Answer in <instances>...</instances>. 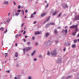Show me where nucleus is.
Listing matches in <instances>:
<instances>
[{
  "label": "nucleus",
  "mask_w": 79,
  "mask_h": 79,
  "mask_svg": "<svg viewBox=\"0 0 79 79\" xmlns=\"http://www.w3.org/2000/svg\"><path fill=\"white\" fill-rule=\"evenodd\" d=\"M60 28H61L60 27H57V29H60Z\"/></svg>",
  "instance_id": "4d7b16f0"
},
{
  "label": "nucleus",
  "mask_w": 79,
  "mask_h": 79,
  "mask_svg": "<svg viewBox=\"0 0 79 79\" xmlns=\"http://www.w3.org/2000/svg\"><path fill=\"white\" fill-rule=\"evenodd\" d=\"M35 53V50L34 52H32V53L31 54V56H34V54Z\"/></svg>",
  "instance_id": "f8f14e48"
},
{
  "label": "nucleus",
  "mask_w": 79,
  "mask_h": 79,
  "mask_svg": "<svg viewBox=\"0 0 79 79\" xmlns=\"http://www.w3.org/2000/svg\"><path fill=\"white\" fill-rule=\"evenodd\" d=\"M77 31H75V32H73V35H76V34Z\"/></svg>",
  "instance_id": "a211bd4d"
},
{
  "label": "nucleus",
  "mask_w": 79,
  "mask_h": 79,
  "mask_svg": "<svg viewBox=\"0 0 79 79\" xmlns=\"http://www.w3.org/2000/svg\"><path fill=\"white\" fill-rule=\"evenodd\" d=\"M24 25V23H22L21 25V27H23V26Z\"/></svg>",
  "instance_id": "c756f323"
},
{
  "label": "nucleus",
  "mask_w": 79,
  "mask_h": 79,
  "mask_svg": "<svg viewBox=\"0 0 79 79\" xmlns=\"http://www.w3.org/2000/svg\"><path fill=\"white\" fill-rule=\"evenodd\" d=\"M25 34H26V31H24L23 32V35H25Z\"/></svg>",
  "instance_id": "e433bc0d"
},
{
  "label": "nucleus",
  "mask_w": 79,
  "mask_h": 79,
  "mask_svg": "<svg viewBox=\"0 0 79 79\" xmlns=\"http://www.w3.org/2000/svg\"><path fill=\"white\" fill-rule=\"evenodd\" d=\"M61 58H60L58 60L57 62L59 63H60L61 62Z\"/></svg>",
  "instance_id": "1a4fd4ad"
},
{
  "label": "nucleus",
  "mask_w": 79,
  "mask_h": 79,
  "mask_svg": "<svg viewBox=\"0 0 79 79\" xmlns=\"http://www.w3.org/2000/svg\"><path fill=\"white\" fill-rule=\"evenodd\" d=\"M77 30H78L77 28H76L75 30L76 32H77Z\"/></svg>",
  "instance_id": "c03bdc74"
},
{
  "label": "nucleus",
  "mask_w": 79,
  "mask_h": 79,
  "mask_svg": "<svg viewBox=\"0 0 79 79\" xmlns=\"http://www.w3.org/2000/svg\"><path fill=\"white\" fill-rule=\"evenodd\" d=\"M0 31H4V28L3 27H1L0 28Z\"/></svg>",
  "instance_id": "b1692460"
},
{
  "label": "nucleus",
  "mask_w": 79,
  "mask_h": 79,
  "mask_svg": "<svg viewBox=\"0 0 79 79\" xmlns=\"http://www.w3.org/2000/svg\"><path fill=\"white\" fill-rule=\"evenodd\" d=\"M54 32L56 34H58V31H57V30L56 29L55 30Z\"/></svg>",
  "instance_id": "f3484780"
},
{
  "label": "nucleus",
  "mask_w": 79,
  "mask_h": 79,
  "mask_svg": "<svg viewBox=\"0 0 79 79\" xmlns=\"http://www.w3.org/2000/svg\"><path fill=\"white\" fill-rule=\"evenodd\" d=\"M19 37H20V35H15V37L16 38H17Z\"/></svg>",
  "instance_id": "2eb2a0df"
},
{
  "label": "nucleus",
  "mask_w": 79,
  "mask_h": 79,
  "mask_svg": "<svg viewBox=\"0 0 79 79\" xmlns=\"http://www.w3.org/2000/svg\"><path fill=\"white\" fill-rule=\"evenodd\" d=\"M15 15L16 16H18L19 15V14L18 13H16Z\"/></svg>",
  "instance_id": "f704fd0d"
},
{
  "label": "nucleus",
  "mask_w": 79,
  "mask_h": 79,
  "mask_svg": "<svg viewBox=\"0 0 79 79\" xmlns=\"http://www.w3.org/2000/svg\"><path fill=\"white\" fill-rule=\"evenodd\" d=\"M50 23H47L46 25V26H45L46 28H47V27H48V26H50Z\"/></svg>",
  "instance_id": "9b49d317"
},
{
  "label": "nucleus",
  "mask_w": 79,
  "mask_h": 79,
  "mask_svg": "<svg viewBox=\"0 0 79 79\" xmlns=\"http://www.w3.org/2000/svg\"><path fill=\"white\" fill-rule=\"evenodd\" d=\"M65 78H66V77H63L62 78V79H65Z\"/></svg>",
  "instance_id": "3c124183"
},
{
  "label": "nucleus",
  "mask_w": 79,
  "mask_h": 79,
  "mask_svg": "<svg viewBox=\"0 0 79 79\" xmlns=\"http://www.w3.org/2000/svg\"><path fill=\"white\" fill-rule=\"evenodd\" d=\"M42 56L41 55H39V57L40 58H42Z\"/></svg>",
  "instance_id": "4c0bfd02"
},
{
  "label": "nucleus",
  "mask_w": 79,
  "mask_h": 79,
  "mask_svg": "<svg viewBox=\"0 0 79 79\" xmlns=\"http://www.w3.org/2000/svg\"><path fill=\"white\" fill-rule=\"evenodd\" d=\"M4 3L5 5H7L8 2L5 1L4 2Z\"/></svg>",
  "instance_id": "6ab92c4d"
},
{
  "label": "nucleus",
  "mask_w": 79,
  "mask_h": 79,
  "mask_svg": "<svg viewBox=\"0 0 79 79\" xmlns=\"http://www.w3.org/2000/svg\"><path fill=\"white\" fill-rule=\"evenodd\" d=\"M25 39H26V38H27V36L26 35L25 36Z\"/></svg>",
  "instance_id": "5fc2aeb1"
},
{
  "label": "nucleus",
  "mask_w": 79,
  "mask_h": 79,
  "mask_svg": "<svg viewBox=\"0 0 79 79\" xmlns=\"http://www.w3.org/2000/svg\"><path fill=\"white\" fill-rule=\"evenodd\" d=\"M72 48H75L76 47V44H73L72 46Z\"/></svg>",
  "instance_id": "5701e85b"
},
{
  "label": "nucleus",
  "mask_w": 79,
  "mask_h": 79,
  "mask_svg": "<svg viewBox=\"0 0 79 79\" xmlns=\"http://www.w3.org/2000/svg\"><path fill=\"white\" fill-rule=\"evenodd\" d=\"M50 35V33H47L45 35L46 37H48V36H49V35Z\"/></svg>",
  "instance_id": "ddd939ff"
},
{
  "label": "nucleus",
  "mask_w": 79,
  "mask_h": 79,
  "mask_svg": "<svg viewBox=\"0 0 79 79\" xmlns=\"http://www.w3.org/2000/svg\"><path fill=\"white\" fill-rule=\"evenodd\" d=\"M27 45H30V42H28L27 43Z\"/></svg>",
  "instance_id": "7c9ffc66"
},
{
  "label": "nucleus",
  "mask_w": 79,
  "mask_h": 79,
  "mask_svg": "<svg viewBox=\"0 0 79 79\" xmlns=\"http://www.w3.org/2000/svg\"><path fill=\"white\" fill-rule=\"evenodd\" d=\"M55 23H50V25H55Z\"/></svg>",
  "instance_id": "412c9836"
},
{
  "label": "nucleus",
  "mask_w": 79,
  "mask_h": 79,
  "mask_svg": "<svg viewBox=\"0 0 79 79\" xmlns=\"http://www.w3.org/2000/svg\"><path fill=\"white\" fill-rule=\"evenodd\" d=\"M27 17V16L26 15L24 17V18L26 19Z\"/></svg>",
  "instance_id": "680f3d73"
},
{
  "label": "nucleus",
  "mask_w": 79,
  "mask_h": 79,
  "mask_svg": "<svg viewBox=\"0 0 79 79\" xmlns=\"http://www.w3.org/2000/svg\"><path fill=\"white\" fill-rule=\"evenodd\" d=\"M32 79V77L31 76H29L28 77V79Z\"/></svg>",
  "instance_id": "bb28decb"
},
{
  "label": "nucleus",
  "mask_w": 79,
  "mask_h": 79,
  "mask_svg": "<svg viewBox=\"0 0 79 79\" xmlns=\"http://www.w3.org/2000/svg\"><path fill=\"white\" fill-rule=\"evenodd\" d=\"M50 17H49L47 20L44 23H43V24H45V23L47 22V21H49L50 20Z\"/></svg>",
  "instance_id": "423d86ee"
},
{
  "label": "nucleus",
  "mask_w": 79,
  "mask_h": 79,
  "mask_svg": "<svg viewBox=\"0 0 79 79\" xmlns=\"http://www.w3.org/2000/svg\"><path fill=\"white\" fill-rule=\"evenodd\" d=\"M77 40H74V43H76L77 42Z\"/></svg>",
  "instance_id": "cd10ccee"
},
{
  "label": "nucleus",
  "mask_w": 79,
  "mask_h": 79,
  "mask_svg": "<svg viewBox=\"0 0 79 79\" xmlns=\"http://www.w3.org/2000/svg\"><path fill=\"white\" fill-rule=\"evenodd\" d=\"M46 14L45 13L42 14L41 15V17H44V16H45L46 15Z\"/></svg>",
  "instance_id": "6e6552de"
},
{
  "label": "nucleus",
  "mask_w": 79,
  "mask_h": 79,
  "mask_svg": "<svg viewBox=\"0 0 79 79\" xmlns=\"http://www.w3.org/2000/svg\"><path fill=\"white\" fill-rule=\"evenodd\" d=\"M77 27V25H73L70 27V28H76V27Z\"/></svg>",
  "instance_id": "0eeeda50"
},
{
  "label": "nucleus",
  "mask_w": 79,
  "mask_h": 79,
  "mask_svg": "<svg viewBox=\"0 0 79 79\" xmlns=\"http://www.w3.org/2000/svg\"><path fill=\"white\" fill-rule=\"evenodd\" d=\"M15 57H17L18 56V52H16L15 53Z\"/></svg>",
  "instance_id": "aec40b11"
},
{
  "label": "nucleus",
  "mask_w": 79,
  "mask_h": 79,
  "mask_svg": "<svg viewBox=\"0 0 79 79\" xmlns=\"http://www.w3.org/2000/svg\"><path fill=\"white\" fill-rule=\"evenodd\" d=\"M64 51H66V48H64Z\"/></svg>",
  "instance_id": "13d9d810"
},
{
  "label": "nucleus",
  "mask_w": 79,
  "mask_h": 79,
  "mask_svg": "<svg viewBox=\"0 0 79 79\" xmlns=\"http://www.w3.org/2000/svg\"><path fill=\"white\" fill-rule=\"evenodd\" d=\"M23 6H20V8H23Z\"/></svg>",
  "instance_id": "0e129e2a"
},
{
  "label": "nucleus",
  "mask_w": 79,
  "mask_h": 79,
  "mask_svg": "<svg viewBox=\"0 0 79 79\" xmlns=\"http://www.w3.org/2000/svg\"><path fill=\"white\" fill-rule=\"evenodd\" d=\"M77 37H79V33L77 35Z\"/></svg>",
  "instance_id": "774afa93"
},
{
  "label": "nucleus",
  "mask_w": 79,
  "mask_h": 79,
  "mask_svg": "<svg viewBox=\"0 0 79 79\" xmlns=\"http://www.w3.org/2000/svg\"><path fill=\"white\" fill-rule=\"evenodd\" d=\"M61 12L60 13V14H59V15H58V16L59 17H60V16H61Z\"/></svg>",
  "instance_id": "2f4dec72"
},
{
  "label": "nucleus",
  "mask_w": 79,
  "mask_h": 79,
  "mask_svg": "<svg viewBox=\"0 0 79 79\" xmlns=\"http://www.w3.org/2000/svg\"><path fill=\"white\" fill-rule=\"evenodd\" d=\"M30 49H31V48L30 47L25 48H23V53H24V54H25V51L27 52V51L30 50Z\"/></svg>",
  "instance_id": "7ed1b4c3"
},
{
  "label": "nucleus",
  "mask_w": 79,
  "mask_h": 79,
  "mask_svg": "<svg viewBox=\"0 0 79 79\" xmlns=\"http://www.w3.org/2000/svg\"><path fill=\"white\" fill-rule=\"evenodd\" d=\"M51 54L52 56H56V54H57V53H56V50L55 49L52 51Z\"/></svg>",
  "instance_id": "f03ea898"
},
{
  "label": "nucleus",
  "mask_w": 79,
  "mask_h": 79,
  "mask_svg": "<svg viewBox=\"0 0 79 79\" xmlns=\"http://www.w3.org/2000/svg\"><path fill=\"white\" fill-rule=\"evenodd\" d=\"M27 56H29V54H27Z\"/></svg>",
  "instance_id": "e2e57ef3"
},
{
  "label": "nucleus",
  "mask_w": 79,
  "mask_h": 79,
  "mask_svg": "<svg viewBox=\"0 0 79 79\" xmlns=\"http://www.w3.org/2000/svg\"><path fill=\"white\" fill-rule=\"evenodd\" d=\"M28 11H27V10H25V13H27Z\"/></svg>",
  "instance_id": "8fccbe9b"
},
{
  "label": "nucleus",
  "mask_w": 79,
  "mask_h": 79,
  "mask_svg": "<svg viewBox=\"0 0 79 79\" xmlns=\"http://www.w3.org/2000/svg\"><path fill=\"white\" fill-rule=\"evenodd\" d=\"M13 3L15 5H16V3L15 2V1H13Z\"/></svg>",
  "instance_id": "79ce46f5"
},
{
  "label": "nucleus",
  "mask_w": 79,
  "mask_h": 79,
  "mask_svg": "<svg viewBox=\"0 0 79 79\" xmlns=\"http://www.w3.org/2000/svg\"><path fill=\"white\" fill-rule=\"evenodd\" d=\"M7 73H10V71L9 70H8L6 71Z\"/></svg>",
  "instance_id": "864d4df0"
},
{
  "label": "nucleus",
  "mask_w": 79,
  "mask_h": 79,
  "mask_svg": "<svg viewBox=\"0 0 79 79\" xmlns=\"http://www.w3.org/2000/svg\"><path fill=\"white\" fill-rule=\"evenodd\" d=\"M34 24H35L36 23V22L35 21H34L33 22Z\"/></svg>",
  "instance_id": "6e6d98bb"
},
{
  "label": "nucleus",
  "mask_w": 79,
  "mask_h": 79,
  "mask_svg": "<svg viewBox=\"0 0 79 79\" xmlns=\"http://www.w3.org/2000/svg\"><path fill=\"white\" fill-rule=\"evenodd\" d=\"M34 18V16L33 15V14H32L30 17V18Z\"/></svg>",
  "instance_id": "4be33fe9"
},
{
  "label": "nucleus",
  "mask_w": 79,
  "mask_h": 79,
  "mask_svg": "<svg viewBox=\"0 0 79 79\" xmlns=\"http://www.w3.org/2000/svg\"><path fill=\"white\" fill-rule=\"evenodd\" d=\"M40 34V31H36L35 33V35H37V34Z\"/></svg>",
  "instance_id": "9d476101"
},
{
  "label": "nucleus",
  "mask_w": 79,
  "mask_h": 79,
  "mask_svg": "<svg viewBox=\"0 0 79 79\" xmlns=\"http://www.w3.org/2000/svg\"><path fill=\"white\" fill-rule=\"evenodd\" d=\"M22 15H24V11L23 10L22 11Z\"/></svg>",
  "instance_id": "473e14b6"
},
{
  "label": "nucleus",
  "mask_w": 79,
  "mask_h": 79,
  "mask_svg": "<svg viewBox=\"0 0 79 79\" xmlns=\"http://www.w3.org/2000/svg\"><path fill=\"white\" fill-rule=\"evenodd\" d=\"M58 41H56V44H58Z\"/></svg>",
  "instance_id": "603ef678"
},
{
  "label": "nucleus",
  "mask_w": 79,
  "mask_h": 79,
  "mask_svg": "<svg viewBox=\"0 0 79 79\" xmlns=\"http://www.w3.org/2000/svg\"><path fill=\"white\" fill-rule=\"evenodd\" d=\"M15 79H17V78H16V77H15Z\"/></svg>",
  "instance_id": "338daca9"
},
{
  "label": "nucleus",
  "mask_w": 79,
  "mask_h": 79,
  "mask_svg": "<svg viewBox=\"0 0 79 79\" xmlns=\"http://www.w3.org/2000/svg\"><path fill=\"white\" fill-rule=\"evenodd\" d=\"M17 8H18V9H19V8H20V5H19L18 6Z\"/></svg>",
  "instance_id": "a19ab883"
},
{
  "label": "nucleus",
  "mask_w": 79,
  "mask_h": 79,
  "mask_svg": "<svg viewBox=\"0 0 79 79\" xmlns=\"http://www.w3.org/2000/svg\"><path fill=\"white\" fill-rule=\"evenodd\" d=\"M53 41L50 40L47 42H45L44 43V45H45L46 46H49V45H50L52 43H53Z\"/></svg>",
  "instance_id": "f257e3e1"
},
{
  "label": "nucleus",
  "mask_w": 79,
  "mask_h": 79,
  "mask_svg": "<svg viewBox=\"0 0 79 79\" xmlns=\"http://www.w3.org/2000/svg\"><path fill=\"white\" fill-rule=\"evenodd\" d=\"M7 32V29H6V31H4V33H6Z\"/></svg>",
  "instance_id": "49530a36"
},
{
  "label": "nucleus",
  "mask_w": 79,
  "mask_h": 79,
  "mask_svg": "<svg viewBox=\"0 0 79 79\" xmlns=\"http://www.w3.org/2000/svg\"><path fill=\"white\" fill-rule=\"evenodd\" d=\"M38 45V42L36 43L35 44V46H37V45Z\"/></svg>",
  "instance_id": "72a5a7b5"
},
{
  "label": "nucleus",
  "mask_w": 79,
  "mask_h": 79,
  "mask_svg": "<svg viewBox=\"0 0 79 79\" xmlns=\"http://www.w3.org/2000/svg\"><path fill=\"white\" fill-rule=\"evenodd\" d=\"M50 54H51V53L50 52H48V53H47V55H48L49 56V55H50Z\"/></svg>",
  "instance_id": "c85d7f7f"
},
{
  "label": "nucleus",
  "mask_w": 79,
  "mask_h": 79,
  "mask_svg": "<svg viewBox=\"0 0 79 79\" xmlns=\"http://www.w3.org/2000/svg\"><path fill=\"white\" fill-rule=\"evenodd\" d=\"M15 46H17V43L15 44Z\"/></svg>",
  "instance_id": "69168bd1"
},
{
  "label": "nucleus",
  "mask_w": 79,
  "mask_h": 79,
  "mask_svg": "<svg viewBox=\"0 0 79 79\" xmlns=\"http://www.w3.org/2000/svg\"><path fill=\"white\" fill-rule=\"evenodd\" d=\"M4 55L5 56V57H6L7 56H8V53H5L4 54Z\"/></svg>",
  "instance_id": "393cba45"
},
{
  "label": "nucleus",
  "mask_w": 79,
  "mask_h": 79,
  "mask_svg": "<svg viewBox=\"0 0 79 79\" xmlns=\"http://www.w3.org/2000/svg\"><path fill=\"white\" fill-rule=\"evenodd\" d=\"M74 20H79V15H76L75 16L74 19Z\"/></svg>",
  "instance_id": "39448f33"
},
{
  "label": "nucleus",
  "mask_w": 79,
  "mask_h": 79,
  "mask_svg": "<svg viewBox=\"0 0 79 79\" xmlns=\"http://www.w3.org/2000/svg\"><path fill=\"white\" fill-rule=\"evenodd\" d=\"M67 29H65V30H63V32H65L66 34H67Z\"/></svg>",
  "instance_id": "4468645a"
},
{
  "label": "nucleus",
  "mask_w": 79,
  "mask_h": 79,
  "mask_svg": "<svg viewBox=\"0 0 79 79\" xmlns=\"http://www.w3.org/2000/svg\"><path fill=\"white\" fill-rule=\"evenodd\" d=\"M17 12L18 13H19V12H20V10H17Z\"/></svg>",
  "instance_id": "37998d69"
},
{
  "label": "nucleus",
  "mask_w": 79,
  "mask_h": 79,
  "mask_svg": "<svg viewBox=\"0 0 79 79\" xmlns=\"http://www.w3.org/2000/svg\"><path fill=\"white\" fill-rule=\"evenodd\" d=\"M57 11H56L53 14V16H55V15H56V14H57Z\"/></svg>",
  "instance_id": "dca6fc26"
},
{
  "label": "nucleus",
  "mask_w": 79,
  "mask_h": 79,
  "mask_svg": "<svg viewBox=\"0 0 79 79\" xmlns=\"http://www.w3.org/2000/svg\"><path fill=\"white\" fill-rule=\"evenodd\" d=\"M17 79H20V75H18L17 77Z\"/></svg>",
  "instance_id": "a878e982"
},
{
  "label": "nucleus",
  "mask_w": 79,
  "mask_h": 79,
  "mask_svg": "<svg viewBox=\"0 0 79 79\" xmlns=\"http://www.w3.org/2000/svg\"><path fill=\"white\" fill-rule=\"evenodd\" d=\"M70 45H71V44H70V43H68V45L69 46Z\"/></svg>",
  "instance_id": "bf43d9fd"
},
{
  "label": "nucleus",
  "mask_w": 79,
  "mask_h": 79,
  "mask_svg": "<svg viewBox=\"0 0 79 79\" xmlns=\"http://www.w3.org/2000/svg\"><path fill=\"white\" fill-rule=\"evenodd\" d=\"M48 6V4H47V6H46V8H47Z\"/></svg>",
  "instance_id": "ea45409f"
},
{
  "label": "nucleus",
  "mask_w": 79,
  "mask_h": 79,
  "mask_svg": "<svg viewBox=\"0 0 79 79\" xmlns=\"http://www.w3.org/2000/svg\"><path fill=\"white\" fill-rule=\"evenodd\" d=\"M10 14H11V13H9L8 15V16H10Z\"/></svg>",
  "instance_id": "09e8293b"
},
{
  "label": "nucleus",
  "mask_w": 79,
  "mask_h": 79,
  "mask_svg": "<svg viewBox=\"0 0 79 79\" xmlns=\"http://www.w3.org/2000/svg\"><path fill=\"white\" fill-rule=\"evenodd\" d=\"M32 40H34V39H35V37H34V36H33L32 37Z\"/></svg>",
  "instance_id": "58836bf2"
},
{
  "label": "nucleus",
  "mask_w": 79,
  "mask_h": 79,
  "mask_svg": "<svg viewBox=\"0 0 79 79\" xmlns=\"http://www.w3.org/2000/svg\"><path fill=\"white\" fill-rule=\"evenodd\" d=\"M34 61H37V59H36V58H35L34 60Z\"/></svg>",
  "instance_id": "a18cd8bd"
},
{
  "label": "nucleus",
  "mask_w": 79,
  "mask_h": 79,
  "mask_svg": "<svg viewBox=\"0 0 79 79\" xmlns=\"http://www.w3.org/2000/svg\"><path fill=\"white\" fill-rule=\"evenodd\" d=\"M62 6L64 8H68V5L65 3L63 4L62 5Z\"/></svg>",
  "instance_id": "20e7f679"
},
{
  "label": "nucleus",
  "mask_w": 79,
  "mask_h": 79,
  "mask_svg": "<svg viewBox=\"0 0 79 79\" xmlns=\"http://www.w3.org/2000/svg\"><path fill=\"white\" fill-rule=\"evenodd\" d=\"M71 76H69V77H67V79H69V77H70Z\"/></svg>",
  "instance_id": "de8ad7c7"
},
{
  "label": "nucleus",
  "mask_w": 79,
  "mask_h": 79,
  "mask_svg": "<svg viewBox=\"0 0 79 79\" xmlns=\"http://www.w3.org/2000/svg\"><path fill=\"white\" fill-rule=\"evenodd\" d=\"M23 41L24 42H26V40L23 39Z\"/></svg>",
  "instance_id": "052dcab7"
},
{
  "label": "nucleus",
  "mask_w": 79,
  "mask_h": 79,
  "mask_svg": "<svg viewBox=\"0 0 79 79\" xmlns=\"http://www.w3.org/2000/svg\"><path fill=\"white\" fill-rule=\"evenodd\" d=\"M36 12H34L33 13V15H36Z\"/></svg>",
  "instance_id": "c9c22d12"
}]
</instances>
